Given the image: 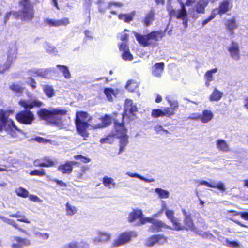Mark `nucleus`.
<instances>
[{"label":"nucleus","instance_id":"nucleus-1","mask_svg":"<svg viewBox=\"0 0 248 248\" xmlns=\"http://www.w3.org/2000/svg\"><path fill=\"white\" fill-rule=\"evenodd\" d=\"M18 104L24 108L16 113V120L20 124L31 125L35 120V116L32 111L30 110L34 107H41L43 103L38 99L26 100L21 99Z\"/></svg>","mask_w":248,"mask_h":248},{"label":"nucleus","instance_id":"nucleus-2","mask_svg":"<svg viewBox=\"0 0 248 248\" xmlns=\"http://www.w3.org/2000/svg\"><path fill=\"white\" fill-rule=\"evenodd\" d=\"M21 9L20 11H11L7 12L4 17L5 21L10 18L23 21H31L34 16V9L33 3L30 0H20L18 2Z\"/></svg>","mask_w":248,"mask_h":248},{"label":"nucleus","instance_id":"nucleus-3","mask_svg":"<svg viewBox=\"0 0 248 248\" xmlns=\"http://www.w3.org/2000/svg\"><path fill=\"white\" fill-rule=\"evenodd\" d=\"M36 113L40 119L46 121L48 124L59 126L62 124V116L66 115L67 111L60 108H42Z\"/></svg>","mask_w":248,"mask_h":248},{"label":"nucleus","instance_id":"nucleus-4","mask_svg":"<svg viewBox=\"0 0 248 248\" xmlns=\"http://www.w3.org/2000/svg\"><path fill=\"white\" fill-rule=\"evenodd\" d=\"M13 112L12 110L0 109V133L5 131L12 137L16 138L18 133L23 134L24 132L17 127L12 119L9 118Z\"/></svg>","mask_w":248,"mask_h":248},{"label":"nucleus","instance_id":"nucleus-5","mask_svg":"<svg viewBox=\"0 0 248 248\" xmlns=\"http://www.w3.org/2000/svg\"><path fill=\"white\" fill-rule=\"evenodd\" d=\"M91 119L89 114L86 111H78L76 113L75 124L77 132L85 140H87V138L89 136L88 129L90 124L89 122Z\"/></svg>","mask_w":248,"mask_h":248},{"label":"nucleus","instance_id":"nucleus-6","mask_svg":"<svg viewBox=\"0 0 248 248\" xmlns=\"http://www.w3.org/2000/svg\"><path fill=\"white\" fill-rule=\"evenodd\" d=\"M165 35V32L161 30L152 31L146 35H141L137 32L134 33V35L138 43L142 46L145 47L153 44L155 42L161 40Z\"/></svg>","mask_w":248,"mask_h":248},{"label":"nucleus","instance_id":"nucleus-7","mask_svg":"<svg viewBox=\"0 0 248 248\" xmlns=\"http://www.w3.org/2000/svg\"><path fill=\"white\" fill-rule=\"evenodd\" d=\"M183 214L184 216V218L183 221V224L180 222L179 219L175 228L174 230L176 231L180 230H191L194 231L196 229L194 221L190 214H187L185 209L182 210Z\"/></svg>","mask_w":248,"mask_h":248},{"label":"nucleus","instance_id":"nucleus-8","mask_svg":"<svg viewBox=\"0 0 248 248\" xmlns=\"http://www.w3.org/2000/svg\"><path fill=\"white\" fill-rule=\"evenodd\" d=\"M114 132L116 138L127 135V129L126 128L124 116L121 114L118 116L117 119H115L113 124Z\"/></svg>","mask_w":248,"mask_h":248},{"label":"nucleus","instance_id":"nucleus-9","mask_svg":"<svg viewBox=\"0 0 248 248\" xmlns=\"http://www.w3.org/2000/svg\"><path fill=\"white\" fill-rule=\"evenodd\" d=\"M144 220L152 223L149 228V230L151 232H161L163 229H171L170 226L160 220H155L151 217H147Z\"/></svg>","mask_w":248,"mask_h":248},{"label":"nucleus","instance_id":"nucleus-10","mask_svg":"<svg viewBox=\"0 0 248 248\" xmlns=\"http://www.w3.org/2000/svg\"><path fill=\"white\" fill-rule=\"evenodd\" d=\"M134 236V233L132 231H125L119 234L117 238L112 243V247H118L129 243Z\"/></svg>","mask_w":248,"mask_h":248},{"label":"nucleus","instance_id":"nucleus-11","mask_svg":"<svg viewBox=\"0 0 248 248\" xmlns=\"http://www.w3.org/2000/svg\"><path fill=\"white\" fill-rule=\"evenodd\" d=\"M120 114V113L117 112H113L111 115L105 114L100 118L101 123L96 124L94 126V128L95 129H100L110 125L112 122L113 124L114 123L115 119L116 120L118 116Z\"/></svg>","mask_w":248,"mask_h":248},{"label":"nucleus","instance_id":"nucleus-12","mask_svg":"<svg viewBox=\"0 0 248 248\" xmlns=\"http://www.w3.org/2000/svg\"><path fill=\"white\" fill-rule=\"evenodd\" d=\"M137 111V108L133 104L132 101L131 100H127L126 107L124 108V112L123 113H121V115L124 116V118L126 116L129 119L133 120L135 117V113Z\"/></svg>","mask_w":248,"mask_h":248},{"label":"nucleus","instance_id":"nucleus-13","mask_svg":"<svg viewBox=\"0 0 248 248\" xmlns=\"http://www.w3.org/2000/svg\"><path fill=\"white\" fill-rule=\"evenodd\" d=\"M232 7V4L229 0H224L219 2L218 7L213 9V11L216 14V16L218 15L222 16L229 11Z\"/></svg>","mask_w":248,"mask_h":248},{"label":"nucleus","instance_id":"nucleus-14","mask_svg":"<svg viewBox=\"0 0 248 248\" xmlns=\"http://www.w3.org/2000/svg\"><path fill=\"white\" fill-rule=\"evenodd\" d=\"M33 164L36 167L49 168L55 166L57 161L56 159H53L48 156H44L35 160Z\"/></svg>","mask_w":248,"mask_h":248},{"label":"nucleus","instance_id":"nucleus-15","mask_svg":"<svg viewBox=\"0 0 248 248\" xmlns=\"http://www.w3.org/2000/svg\"><path fill=\"white\" fill-rule=\"evenodd\" d=\"M167 241V238L163 234L153 235L146 240L145 245L148 247H151L156 243L163 244Z\"/></svg>","mask_w":248,"mask_h":248},{"label":"nucleus","instance_id":"nucleus-16","mask_svg":"<svg viewBox=\"0 0 248 248\" xmlns=\"http://www.w3.org/2000/svg\"><path fill=\"white\" fill-rule=\"evenodd\" d=\"M227 50L232 59L238 61L240 59V48L237 42L232 41L227 48Z\"/></svg>","mask_w":248,"mask_h":248},{"label":"nucleus","instance_id":"nucleus-17","mask_svg":"<svg viewBox=\"0 0 248 248\" xmlns=\"http://www.w3.org/2000/svg\"><path fill=\"white\" fill-rule=\"evenodd\" d=\"M146 218L143 217V213L141 210H133L129 215L128 221L131 223L137 219H139L140 223L138 225H142L147 222L144 220Z\"/></svg>","mask_w":248,"mask_h":248},{"label":"nucleus","instance_id":"nucleus-18","mask_svg":"<svg viewBox=\"0 0 248 248\" xmlns=\"http://www.w3.org/2000/svg\"><path fill=\"white\" fill-rule=\"evenodd\" d=\"M111 238V234L103 231H98L96 236L93 239L95 244L98 243H105L108 242Z\"/></svg>","mask_w":248,"mask_h":248},{"label":"nucleus","instance_id":"nucleus-19","mask_svg":"<svg viewBox=\"0 0 248 248\" xmlns=\"http://www.w3.org/2000/svg\"><path fill=\"white\" fill-rule=\"evenodd\" d=\"M78 164L76 161H66L64 163L61 164L58 167V170L63 174H70L73 169V165Z\"/></svg>","mask_w":248,"mask_h":248},{"label":"nucleus","instance_id":"nucleus-20","mask_svg":"<svg viewBox=\"0 0 248 248\" xmlns=\"http://www.w3.org/2000/svg\"><path fill=\"white\" fill-rule=\"evenodd\" d=\"M166 100L169 104L170 107H165L170 117L173 116L176 110L179 108V103L177 100L172 99L170 96H166Z\"/></svg>","mask_w":248,"mask_h":248},{"label":"nucleus","instance_id":"nucleus-21","mask_svg":"<svg viewBox=\"0 0 248 248\" xmlns=\"http://www.w3.org/2000/svg\"><path fill=\"white\" fill-rule=\"evenodd\" d=\"M90 171V167L87 165H82L80 170L77 172L76 175L77 181L83 182L88 178V172Z\"/></svg>","mask_w":248,"mask_h":248},{"label":"nucleus","instance_id":"nucleus-22","mask_svg":"<svg viewBox=\"0 0 248 248\" xmlns=\"http://www.w3.org/2000/svg\"><path fill=\"white\" fill-rule=\"evenodd\" d=\"M14 242L11 244L12 248H23L25 246L31 245L30 241L20 236L14 237Z\"/></svg>","mask_w":248,"mask_h":248},{"label":"nucleus","instance_id":"nucleus-23","mask_svg":"<svg viewBox=\"0 0 248 248\" xmlns=\"http://www.w3.org/2000/svg\"><path fill=\"white\" fill-rule=\"evenodd\" d=\"M13 62V58L11 56H8L5 61L0 59V73L3 74L8 71Z\"/></svg>","mask_w":248,"mask_h":248},{"label":"nucleus","instance_id":"nucleus-24","mask_svg":"<svg viewBox=\"0 0 248 248\" xmlns=\"http://www.w3.org/2000/svg\"><path fill=\"white\" fill-rule=\"evenodd\" d=\"M46 22L50 27H59L61 26H66L69 23L68 18L64 17L60 20H55L48 19L46 21Z\"/></svg>","mask_w":248,"mask_h":248},{"label":"nucleus","instance_id":"nucleus-25","mask_svg":"<svg viewBox=\"0 0 248 248\" xmlns=\"http://www.w3.org/2000/svg\"><path fill=\"white\" fill-rule=\"evenodd\" d=\"M200 184L201 185H205L212 188H217L222 192H224L226 190L225 186L222 182H218L216 184L214 182L211 183L206 181L202 180L200 182Z\"/></svg>","mask_w":248,"mask_h":248},{"label":"nucleus","instance_id":"nucleus-26","mask_svg":"<svg viewBox=\"0 0 248 248\" xmlns=\"http://www.w3.org/2000/svg\"><path fill=\"white\" fill-rule=\"evenodd\" d=\"M164 63L162 62L156 63L152 68V74L154 76L160 77L164 69Z\"/></svg>","mask_w":248,"mask_h":248},{"label":"nucleus","instance_id":"nucleus-27","mask_svg":"<svg viewBox=\"0 0 248 248\" xmlns=\"http://www.w3.org/2000/svg\"><path fill=\"white\" fill-rule=\"evenodd\" d=\"M213 117V114L211 110L204 109L202 114H200V120L202 123H207Z\"/></svg>","mask_w":248,"mask_h":248},{"label":"nucleus","instance_id":"nucleus-28","mask_svg":"<svg viewBox=\"0 0 248 248\" xmlns=\"http://www.w3.org/2000/svg\"><path fill=\"white\" fill-rule=\"evenodd\" d=\"M155 13L153 10L149 11L145 15L142 22L146 27L151 25L155 19Z\"/></svg>","mask_w":248,"mask_h":248},{"label":"nucleus","instance_id":"nucleus-29","mask_svg":"<svg viewBox=\"0 0 248 248\" xmlns=\"http://www.w3.org/2000/svg\"><path fill=\"white\" fill-rule=\"evenodd\" d=\"M9 88L16 95L20 96L22 95L24 92V88L22 87L20 84L13 82L9 87Z\"/></svg>","mask_w":248,"mask_h":248},{"label":"nucleus","instance_id":"nucleus-30","mask_svg":"<svg viewBox=\"0 0 248 248\" xmlns=\"http://www.w3.org/2000/svg\"><path fill=\"white\" fill-rule=\"evenodd\" d=\"M151 116L153 118H158L163 116L170 117L167 110L165 108V107L164 108L163 110H162L160 108L153 109L151 112Z\"/></svg>","mask_w":248,"mask_h":248},{"label":"nucleus","instance_id":"nucleus-31","mask_svg":"<svg viewBox=\"0 0 248 248\" xmlns=\"http://www.w3.org/2000/svg\"><path fill=\"white\" fill-rule=\"evenodd\" d=\"M116 136L112 132L100 139L101 144H112L115 140Z\"/></svg>","mask_w":248,"mask_h":248},{"label":"nucleus","instance_id":"nucleus-32","mask_svg":"<svg viewBox=\"0 0 248 248\" xmlns=\"http://www.w3.org/2000/svg\"><path fill=\"white\" fill-rule=\"evenodd\" d=\"M135 15V12L132 11L130 14H122L118 15V17L120 20H123L124 22L130 23L133 19Z\"/></svg>","mask_w":248,"mask_h":248},{"label":"nucleus","instance_id":"nucleus-33","mask_svg":"<svg viewBox=\"0 0 248 248\" xmlns=\"http://www.w3.org/2000/svg\"><path fill=\"white\" fill-rule=\"evenodd\" d=\"M216 145L217 148L221 151L227 152L230 151L229 145L224 140H217L216 141Z\"/></svg>","mask_w":248,"mask_h":248},{"label":"nucleus","instance_id":"nucleus-34","mask_svg":"<svg viewBox=\"0 0 248 248\" xmlns=\"http://www.w3.org/2000/svg\"><path fill=\"white\" fill-rule=\"evenodd\" d=\"M165 213L168 219L172 223L173 228H174L179 219L175 217L174 211L166 209Z\"/></svg>","mask_w":248,"mask_h":248},{"label":"nucleus","instance_id":"nucleus-35","mask_svg":"<svg viewBox=\"0 0 248 248\" xmlns=\"http://www.w3.org/2000/svg\"><path fill=\"white\" fill-rule=\"evenodd\" d=\"M217 71V68L208 70L204 74V78L205 80V85L208 87L210 85V82L213 80V73H216Z\"/></svg>","mask_w":248,"mask_h":248},{"label":"nucleus","instance_id":"nucleus-36","mask_svg":"<svg viewBox=\"0 0 248 248\" xmlns=\"http://www.w3.org/2000/svg\"><path fill=\"white\" fill-rule=\"evenodd\" d=\"M120 139L119 145L120 148L118 154H120L124 149L125 147L127 145L128 143V136L126 135L122 137H118Z\"/></svg>","mask_w":248,"mask_h":248},{"label":"nucleus","instance_id":"nucleus-37","mask_svg":"<svg viewBox=\"0 0 248 248\" xmlns=\"http://www.w3.org/2000/svg\"><path fill=\"white\" fill-rule=\"evenodd\" d=\"M225 26L228 31H232V34L233 33V31L236 29L237 26L235 18L233 17L232 19H227L225 23Z\"/></svg>","mask_w":248,"mask_h":248},{"label":"nucleus","instance_id":"nucleus-38","mask_svg":"<svg viewBox=\"0 0 248 248\" xmlns=\"http://www.w3.org/2000/svg\"><path fill=\"white\" fill-rule=\"evenodd\" d=\"M208 2L207 0H200L196 5V11L198 13H204Z\"/></svg>","mask_w":248,"mask_h":248},{"label":"nucleus","instance_id":"nucleus-39","mask_svg":"<svg viewBox=\"0 0 248 248\" xmlns=\"http://www.w3.org/2000/svg\"><path fill=\"white\" fill-rule=\"evenodd\" d=\"M56 67L59 69L62 73L63 76L66 79H69L71 78V74L69 68L67 66L58 64L56 65Z\"/></svg>","mask_w":248,"mask_h":248},{"label":"nucleus","instance_id":"nucleus-40","mask_svg":"<svg viewBox=\"0 0 248 248\" xmlns=\"http://www.w3.org/2000/svg\"><path fill=\"white\" fill-rule=\"evenodd\" d=\"M222 95L223 93L215 88L211 94L209 99L211 101H217L221 99Z\"/></svg>","mask_w":248,"mask_h":248},{"label":"nucleus","instance_id":"nucleus-41","mask_svg":"<svg viewBox=\"0 0 248 248\" xmlns=\"http://www.w3.org/2000/svg\"><path fill=\"white\" fill-rule=\"evenodd\" d=\"M180 5L181 9L179 11L178 14H177L176 18L185 20L187 17V12L185 8L184 3L181 2Z\"/></svg>","mask_w":248,"mask_h":248},{"label":"nucleus","instance_id":"nucleus-42","mask_svg":"<svg viewBox=\"0 0 248 248\" xmlns=\"http://www.w3.org/2000/svg\"><path fill=\"white\" fill-rule=\"evenodd\" d=\"M102 182L105 187H108L109 188H111V185L112 187H115L116 186L114 179L111 177H108L107 176L103 178Z\"/></svg>","mask_w":248,"mask_h":248},{"label":"nucleus","instance_id":"nucleus-43","mask_svg":"<svg viewBox=\"0 0 248 248\" xmlns=\"http://www.w3.org/2000/svg\"><path fill=\"white\" fill-rule=\"evenodd\" d=\"M10 217H16L17 218V220L20 222H22L24 223H30V221L28 219V218L25 217V216H22L20 215V212L19 211H17L16 214H11L10 215Z\"/></svg>","mask_w":248,"mask_h":248},{"label":"nucleus","instance_id":"nucleus-44","mask_svg":"<svg viewBox=\"0 0 248 248\" xmlns=\"http://www.w3.org/2000/svg\"><path fill=\"white\" fill-rule=\"evenodd\" d=\"M43 91L46 96L51 97L54 95V91L51 86L45 85L43 87Z\"/></svg>","mask_w":248,"mask_h":248},{"label":"nucleus","instance_id":"nucleus-45","mask_svg":"<svg viewBox=\"0 0 248 248\" xmlns=\"http://www.w3.org/2000/svg\"><path fill=\"white\" fill-rule=\"evenodd\" d=\"M65 206L67 215L71 216L77 213V208L74 206L71 205L69 202H67Z\"/></svg>","mask_w":248,"mask_h":248},{"label":"nucleus","instance_id":"nucleus-46","mask_svg":"<svg viewBox=\"0 0 248 248\" xmlns=\"http://www.w3.org/2000/svg\"><path fill=\"white\" fill-rule=\"evenodd\" d=\"M137 87V83L132 79L129 80L125 85V88L131 92H134Z\"/></svg>","mask_w":248,"mask_h":248},{"label":"nucleus","instance_id":"nucleus-47","mask_svg":"<svg viewBox=\"0 0 248 248\" xmlns=\"http://www.w3.org/2000/svg\"><path fill=\"white\" fill-rule=\"evenodd\" d=\"M104 93L109 101H112V95L114 94V90L111 88H105Z\"/></svg>","mask_w":248,"mask_h":248},{"label":"nucleus","instance_id":"nucleus-48","mask_svg":"<svg viewBox=\"0 0 248 248\" xmlns=\"http://www.w3.org/2000/svg\"><path fill=\"white\" fill-rule=\"evenodd\" d=\"M155 191L158 194L160 198H168L169 197V192L166 190L156 188Z\"/></svg>","mask_w":248,"mask_h":248},{"label":"nucleus","instance_id":"nucleus-49","mask_svg":"<svg viewBox=\"0 0 248 248\" xmlns=\"http://www.w3.org/2000/svg\"><path fill=\"white\" fill-rule=\"evenodd\" d=\"M16 195L23 198H27L29 196L28 191L24 188L19 187L16 190Z\"/></svg>","mask_w":248,"mask_h":248},{"label":"nucleus","instance_id":"nucleus-50","mask_svg":"<svg viewBox=\"0 0 248 248\" xmlns=\"http://www.w3.org/2000/svg\"><path fill=\"white\" fill-rule=\"evenodd\" d=\"M74 158L76 160H80L81 162L85 164L88 163L91 161V158L87 156H83L82 155H75L74 156Z\"/></svg>","mask_w":248,"mask_h":248},{"label":"nucleus","instance_id":"nucleus-51","mask_svg":"<svg viewBox=\"0 0 248 248\" xmlns=\"http://www.w3.org/2000/svg\"><path fill=\"white\" fill-rule=\"evenodd\" d=\"M29 174L31 176H43L45 175V172L44 169L37 170L35 169L31 170L29 172Z\"/></svg>","mask_w":248,"mask_h":248},{"label":"nucleus","instance_id":"nucleus-52","mask_svg":"<svg viewBox=\"0 0 248 248\" xmlns=\"http://www.w3.org/2000/svg\"><path fill=\"white\" fill-rule=\"evenodd\" d=\"M226 245L232 248H239L241 247L240 244L235 241H230L229 240H226Z\"/></svg>","mask_w":248,"mask_h":248},{"label":"nucleus","instance_id":"nucleus-53","mask_svg":"<svg viewBox=\"0 0 248 248\" xmlns=\"http://www.w3.org/2000/svg\"><path fill=\"white\" fill-rule=\"evenodd\" d=\"M122 57L123 59L125 61H132L133 59V57L130 52L129 49L123 52L122 54Z\"/></svg>","mask_w":248,"mask_h":248},{"label":"nucleus","instance_id":"nucleus-54","mask_svg":"<svg viewBox=\"0 0 248 248\" xmlns=\"http://www.w3.org/2000/svg\"><path fill=\"white\" fill-rule=\"evenodd\" d=\"M216 16V14L212 10L211 11V14L209 15V16L207 18H206L203 21H202V26H204V25H205L206 24H207L211 20H212V19L215 18Z\"/></svg>","mask_w":248,"mask_h":248},{"label":"nucleus","instance_id":"nucleus-55","mask_svg":"<svg viewBox=\"0 0 248 248\" xmlns=\"http://www.w3.org/2000/svg\"><path fill=\"white\" fill-rule=\"evenodd\" d=\"M4 221H5L6 222H7L9 225H12L14 228H15L16 229H18L19 230H20L21 231H23V230L22 229H21L18 226V224H17V223H16V222L15 220H12V219L5 218L4 219Z\"/></svg>","mask_w":248,"mask_h":248},{"label":"nucleus","instance_id":"nucleus-56","mask_svg":"<svg viewBox=\"0 0 248 248\" xmlns=\"http://www.w3.org/2000/svg\"><path fill=\"white\" fill-rule=\"evenodd\" d=\"M29 79V81L28 82V85H29L32 89H34L36 87V82L35 80L31 77L28 78Z\"/></svg>","mask_w":248,"mask_h":248},{"label":"nucleus","instance_id":"nucleus-57","mask_svg":"<svg viewBox=\"0 0 248 248\" xmlns=\"http://www.w3.org/2000/svg\"><path fill=\"white\" fill-rule=\"evenodd\" d=\"M122 6H123V4L121 2L111 1L108 3V8L110 9L113 6L121 7Z\"/></svg>","mask_w":248,"mask_h":248},{"label":"nucleus","instance_id":"nucleus-58","mask_svg":"<svg viewBox=\"0 0 248 248\" xmlns=\"http://www.w3.org/2000/svg\"><path fill=\"white\" fill-rule=\"evenodd\" d=\"M66 247L67 248H79V245L77 242H72L68 244Z\"/></svg>","mask_w":248,"mask_h":248},{"label":"nucleus","instance_id":"nucleus-59","mask_svg":"<svg viewBox=\"0 0 248 248\" xmlns=\"http://www.w3.org/2000/svg\"><path fill=\"white\" fill-rule=\"evenodd\" d=\"M187 119L191 120H200V114L197 113H192L187 117Z\"/></svg>","mask_w":248,"mask_h":248},{"label":"nucleus","instance_id":"nucleus-60","mask_svg":"<svg viewBox=\"0 0 248 248\" xmlns=\"http://www.w3.org/2000/svg\"><path fill=\"white\" fill-rule=\"evenodd\" d=\"M119 50L121 51L124 52V51H127V50H129V47L128 45H127L125 43H122L119 46Z\"/></svg>","mask_w":248,"mask_h":248},{"label":"nucleus","instance_id":"nucleus-61","mask_svg":"<svg viewBox=\"0 0 248 248\" xmlns=\"http://www.w3.org/2000/svg\"><path fill=\"white\" fill-rule=\"evenodd\" d=\"M230 219L231 221L235 222V223H236L237 224H238V225H239V226H241L242 227L248 228V225L242 223L241 222L239 221L238 220H236V219H235L234 218H230Z\"/></svg>","mask_w":248,"mask_h":248},{"label":"nucleus","instance_id":"nucleus-62","mask_svg":"<svg viewBox=\"0 0 248 248\" xmlns=\"http://www.w3.org/2000/svg\"><path fill=\"white\" fill-rule=\"evenodd\" d=\"M36 234L40 237V238H42L43 239L46 240L49 237V234L47 232L45 233H41V232H37Z\"/></svg>","mask_w":248,"mask_h":248},{"label":"nucleus","instance_id":"nucleus-63","mask_svg":"<svg viewBox=\"0 0 248 248\" xmlns=\"http://www.w3.org/2000/svg\"><path fill=\"white\" fill-rule=\"evenodd\" d=\"M168 12L169 16L171 17H176L177 13L175 10L171 8L168 10Z\"/></svg>","mask_w":248,"mask_h":248},{"label":"nucleus","instance_id":"nucleus-64","mask_svg":"<svg viewBox=\"0 0 248 248\" xmlns=\"http://www.w3.org/2000/svg\"><path fill=\"white\" fill-rule=\"evenodd\" d=\"M28 196H29V199L31 201H33V202H35L39 201V197L35 195H33V194L29 195V194Z\"/></svg>","mask_w":248,"mask_h":248}]
</instances>
